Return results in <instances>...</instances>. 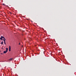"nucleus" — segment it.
Instances as JSON below:
<instances>
[{"label": "nucleus", "mask_w": 76, "mask_h": 76, "mask_svg": "<svg viewBox=\"0 0 76 76\" xmlns=\"http://www.w3.org/2000/svg\"><path fill=\"white\" fill-rule=\"evenodd\" d=\"M12 58H10L9 60H12Z\"/></svg>", "instance_id": "obj_6"}, {"label": "nucleus", "mask_w": 76, "mask_h": 76, "mask_svg": "<svg viewBox=\"0 0 76 76\" xmlns=\"http://www.w3.org/2000/svg\"><path fill=\"white\" fill-rule=\"evenodd\" d=\"M3 39H5V38L4 37H3Z\"/></svg>", "instance_id": "obj_10"}, {"label": "nucleus", "mask_w": 76, "mask_h": 76, "mask_svg": "<svg viewBox=\"0 0 76 76\" xmlns=\"http://www.w3.org/2000/svg\"><path fill=\"white\" fill-rule=\"evenodd\" d=\"M1 44H2V45H3V41H2L1 42Z\"/></svg>", "instance_id": "obj_4"}, {"label": "nucleus", "mask_w": 76, "mask_h": 76, "mask_svg": "<svg viewBox=\"0 0 76 76\" xmlns=\"http://www.w3.org/2000/svg\"><path fill=\"white\" fill-rule=\"evenodd\" d=\"M0 52H1V50H0Z\"/></svg>", "instance_id": "obj_16"}, {"label": "nucleus", "mask_w": 76, "mask_h": 76, "mask_svg": "<svg viewBox=\"0 0 76 76\" xmlns=\"http://www.w3.org/2000/svg\"><path fill=\"white\" fill-rule=\"evenodd\" d=\"M3 39H5V38L4 37H3Z\"/></svg>", "instance_id": "obj_11"}, {"label": "nucleus", "mask_w": 76, "mask_h": 76, "mask_svg": "<svg viewBox=\"0 0 76 76\" xmlns=\"http://www.w3.org/2000/svg\"><path fill=\"white\" fill-rule=\"evenodd\" d=\"M4 44L5 45H6V43H5V42H4Z\"/></svg>", "instance_id": "obj_13"}, {"label": "nucleus", "mask_w": 76, "mask_h": 76, "mask_svg": "<svg viewBox=\"0 0 76 76\" xmlns=\"http://www.w3.org/2000/svg\"><path fill=\"white\" fill-rule=\"evenodd\" d=\"M1 55L3 54V53H1Z\"/></svg>", "instance_id": "obj_14"}, {"label": "nucleus", "mask_w": 76, "mask_h": 76, "mask_svg": "<svg viewBox=\"0 0 76 76\" xmlns=\"http://www.w3.org/2000/svg\"><path fill=\"white\" fill-rule=\"evenodd\" d=\"M10 14H11V15L12 14V13L11 12H10Z\"/></svg>", "instance_id": "obj_12"}, {"label": "nucleus", "mask_w": 76, "mask_h": 76, "mask_svg": "<svg viewBox=\"0 0 76 76\" xmlns=\"http://www.w3.org/2000/svg\"><path fill=\"white\" fill-rule=\"evenodd\" d=\"M19 45H20V43L19 44Z\"/></svg>", "instance_id": "obj_15"}, {"label": "nucleus", "mask_w": 76, "mask_h": 76, "mask_svg": "<svg viewBox=\"0 0 76 76\" xmlns=\"http://www.w3.org/2000/svg\"><path fill=\"white\" fill-rule=\"evenodd\" d=\"M6 40V39H3V40L4 41V42H5Z\"/></svg>", "instance_id": "obj_3"}, {"label": "nucleus", "mask_w": 76, "mask_h": 76, "mask_svg": "<svg viewBox=\"0 0 76 76\" xmlns=\"http://www.w3.org/2000/svg\"><path fill=\"white\" fill-rule=\"evenodd\" d=\"M11 46H10V45L9 47V51L10 52L11 51Z\"/></svg>", "instance_id": "obj_1"}, {"label": "nucleus", "mask_w": 76, "mask_h": 76, "mask_svg": "<svg viewBox=\"0 0 76 76\" xmlns=\"http://www.w3.org/2000/svg\"><path fill=\"white\" fill-rule=\"evenodd\" d=\"M3 37H4L3 36H1V37L0 38H3Z\"/></svg>", "instance_id": "obj_8"}, {"label": "nucleus", "mask_w": 76, "mask_h": 76, "mask_svg": "<svg viewBox=\"0 0 76 76\" xmlns=\"http://www.w3.org/2000/svg\"><path fill=\"white\" fill-rule=\"evenodd\" d=\"M3 5H4V6H5V5L4 4H3Z\"/></svg>", "instance_id": "obj_9"}, {"label": "nucleus", "mask_w": 76, "mask_h": 76, "mask_svg": "<svg viewBox=\"0 0 76 76\" xmlns=\"http://www.w3.org/2000/svg\"><path fill=\"white\" fill-rule=\"evenodd\" d=\"M6 51L8 52V48H6Z\"/></svg>", "instance_id": "obj_5"}, {"label": "nucleus", "mask_w": 76, "mask_h": 76, "mask_svg": "<svg viewBox=\"0 0 76 76\" xmlns=\"http://www.w3.org/2000/svg\"><path fill=\"white\" fill-rule=\"evenodd\" d=\"M7 52V51H6H6H4V53L5 54Z\"/></svg>", "instance_id": "obj_2"}, {"label": "nucleus", "mask_w": 76, "mask_h": 76, "mask_svg": "<svg viewBox=\"0 0 76 76\" xmlns=\"http://www.w3.org/2000/svg\"><path fill=\"white\" fill-rule=\"evenodd\" d=\"M0 39H1V40H3V39H2V38H0Z\"/></svg>", "instance_id": "obj_7"}]
</instances>
